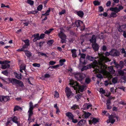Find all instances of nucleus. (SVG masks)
<instances>
[{
  "label": "nucleus",
  "mask_w": 126,
  "mask_h": 126,
  "mask_svg": "<svg viewBox=\"0 0 126 126\" xmlns=\"http://www.w3.org/2000/svg\"><path fill=\"white\" fill-rule=\"evenodd\" d=\"M70 84L71 86L75 90H79V91L78 92L79 93H80V92H83L85 88V86L83 85H80L79 83L77 81H73L71 82Z\"/></svg>",
  "instance_id": "nucleus-1"
},
{
  "label": "nucleus",
  "mask_w": 126,
  "mask_h": 126,
  "mask_svg": "<svg viewBox=\"0 0 126 126\" xmlns=\"http://www.w3.org/2000/svg\"><path fill=\"white\" fill-rule=\"evenodd\" d=\"M72 75L77 81L80 82H81L85 77V74L78 72H73Z\"/></svg>",
  "instance_id": "nucleus-2"
},
{
  "label": "nucleus",
  "mask_w": 126,
  "mask_h": 126,
  "mask_svg": "<svg viewBox=\"0 0 126 126\" xmlns=\"http://www.w3.org/2000/svg\"><path fill=\"white\" fill-rule=\"evenodd\" d=\"M95 68V69L97 70L98 71H102L107 69V65L105 64H102L100 63L98 64L97 63V65Z\"/></svg>",
  "instance_id": "nucleus-3"
},
{
  "label": "nucleus",
  "mask_w": 126,
  "mask_h": 126,
  "mask_svg": "<svg viewBox=\"0 0 126 126\" xmlns=\"http://www.w3.org/2000/svg\"><path fill=\"white\" fill-rule=\"evenodd\" d=\"M97 61L96 60H95L93 62L92 64H89L86 66H84V67L85 70H87L89 68H92L95 69L96 67L97 66L96 65H97Z\"/></svg>",
  "instance_id": "nucleus-4"
},
{
  "label": "nucleus",
  "mask_w": 126,
  "mask_h": 126,
  "mask_svg": "<svg viewBox=\"0 0 126 126\" xmlns=\"http://www.w3.org/2000/svg\"><path fill=\"white\" fill-rule=\"evenodd\" d=\"M110 52H111V56L113 57H118L120 54V51L116 49H111Z\"/></svg>",
  "instance_id": "nucleus-5"
},
{
  "label": "nucleus",
  "mask_w": 126,
  "mask_h": 126,
  "mask_svg": "<svg viewBox=\"0 0 126 126\" xmlns=\"http://www.w3.org/2000/svg\"><path fill=\"white\" fill-rule=\"evenodd\" d=\"M65 92L66 95L68 98H70L71 95L72 96L73 95V94L72 93L70 89L68 87H66Z\"/></svg>",
  "instance_id": "nucleus-6"
},
{
  "label": "nucleus",
  "mask_w": 126,
  "mask_h": 126,
  "mask_svg": "<svg viewBox=\"0 0 126 126\" xmlns=\"http://www.w3.org/2000/svg\"><path fill=\"white\" fill-rule=\"evenodd\" d=\"M10 98L8 96H0V101L3 102H7L10 100Z\"/></svg>",
  "instance_id": "nucleus-7"
},
{
  "label": "nucleus",
  "mask_w": 126,
  "mask_h": 126,
  "mask_svg": "<svg viewBox=\"0 0 126 126\" xmlns=\"http://www.w3.org/2000/svg\"><path fill=\"white\" fill-rule=\"evenodd\" d=\"M32 37L33 38V41L35 42L37 40H40L39 34V33L34 34L32 35Z\"/></svg>",
  "instance_id": "nucleus-8"
},
{
  "label": "nucleus",
  "mask_w": 126,
  "mask_h": 126,
  "mask_svg": "<svg viewBox=\"0 0 126 126\" xmlns=\"http://www.w3.org/2000/svg\"><path fill=\"white\" fill-rule=\"evenodd\" d=\"M66 115L68 117V120L69 121H71L74 118V116L71 112H68L66 113Z\"/></svg>",
  "instance_id": "nucleus-9"
},
{
  "label": "nucleus",
  "mask_w": 126,
  "mask_h": 126,
  "mask_svg": "<svg viewBox=\"0 0 126 126\" xmlns=\"http://www.w3.org/2000/svg\"><path fill=\"white\" fill-rule=\"evenodd\" d=\"M92 46L93 49L95 51L98 50L99 46L98 44L96 43H93L92 45Z\"/></svg>",
  "instance_id": "nucleus-10"
},
{
  "label": "nucleus",
  "mask_w": 126,
  "mask_h": 126,
  "mask_svg": "<svg viewBox=\"0 0 126 126\" xmlns=\"http://www.w3.org/2000/svg\"><path fill=\"white\" fill-rule=\"evenodd\" d=\"M116 67L117 68H119V69H121L124 66V62L123 61H121L119 63L115 64Z\"/></svg>",
  "instance_id": "nucleus-11"
},
{
  "label": "nucleus",
  "mask_w": 126,
  "mask_h": 126,
  "mask_svg": "<svg viewBox=\"0 0 126 126\" xmlns=\"http://www.w3.org/2000/svg\"><path fill=\"white\" fill-rule=\"evenodd\" d=\"M98 120L97 119L95 118H93L92 120H89V123L90 125L92 124H95V123H97L98 122Z\"/></svg>",
  "instance_id": "nucleus-12"
},
{
  "label": "nucleus",
  "mask_w": 126,
  "mask_h": 126,
  "mask_svg": "<svg viewBox=\"0 0 126 126\" xmlns=\"http://www.w3.org/2000/svg\"><path fill=\"white\" fill-rule=\"evenodd\" d=\"M58 35L61 39L62 40L65 39L66 37L65 35L62 31H60V32L58 33Z\"/></svg>",
  "instance_id": "nucleus-13"
},
{
  "label": "nucleus",
  "mask_w": 126,
  "mask_h": 126,
  "mask_svg": "<svg viewBox=\"0 0 126 126\" xmlns=\"http://www.w3.org/2000/svg\"><path fill=\"white\" fill-rule=\"evenodd\" d=\"M28 46H27V45H24L22 46V47L21 48L18 49L17 51H24L27 50V48H28Z\"/></svg>",
  "instance_id": "nucleus-14"
},
{
  "label": "nucleus",
  "mask_w": 126,
  "mask_h": 126,
  "mask_svg": "<svg viewBox=\"0 0 126 126\" xmlns=\"http://www.w3.org/2000/svg\"><path fill=\"white\" fill-rule=\"evenodd\" d=\"M76 14L81 18H82L83 16L84 15L83 12L81 10L76 11Z\"/></svg>",
  "instance_id": "nucleus-15"
},
{
  "label": "nucleus",
  "mask_w": 126,
  "mask_h": 126,
  "mask_svg": "<svg viewBox=\"0 0 126 126\" xmlns=\"http://www.w3.org/2000/svg\"><path fill=\"white\" fill-rule=\"evenodd\" d=\"M96 37L94 35H93L91 39L89 40L90 42L91 43H96Z\"/></svg>",
  "instance_id": "nucleus-16"
},
{
  "label": "nucleus",
  "mask_w": 126,
  "mask_h": 126,
  "mask_svg": "<svg viewBox=\"0 0 126 126\" xmlns=\"http://www.w3.org/2000/svg\"><path fill=\"white\" fill-rule=\"evenodd\" d=\"M76 51V50L75 49L71 50V51L72 53V56L74 58H76L77 56Z\"/></svg>",
  "instance_id": "nucleus-17"
},
{
  "label": "nucleus",
  "mask_w": 126,
  "mask_h": 126,
  "mask_svg": "<svg viewBox=\"0 0 126 126\" xmlns=\"http://www.w3.org/2000/svg\"><path fill=\"white\" fill-rule=\"evenodd\" d=\"M14 74L16 78L19 79H21L22 78V76L21 73L18 74L16 72H14Z\"/></svg>",
  "instance_id": "nucleus-18"
},
{
  "label": "nucleus",
  "mask_w": 126,
  "mask_h": 126,
  "mask_svg": "<svg viewBox=\"0 0 126 126\" xmlns=\"http://www.w3.org/2000/svg\"><path fill=\"white\" fill-rule=\"evenodd\" d=\"M10 118L11 121H12L15 123H17L18 119V118L17 117L14 116L13 117H10Z\"/></svg>",
  "instance_id": "nucleus-19"
},
{
  "label": "nucleus",
  "mask_w": 126,
  "mask_h": 126,
  "mask_svg": "<svg viewBox=\"0 0 126 126\" xmlns=\"http://www.w3.org/2000/svg\"><path fill=\"white\" fill-rule=\"evenodd\" d=\"M126 28V26L125 25H122L119 27V31L120 32H123L125 30Z\"/></svg>",
  "instance_id": "nucleus-20"
},
{
  "label": "nucleus",
  "mask_w": 126,
  "mask_h": 126,
  "mask_svg": "<svg viewBox=\"0 0 126 126\" xmlns=\"http://www.w3.org/2000/svg\"><path fill=\"white\" fill-rule=\"evenodd\" d=\"M79 61L80 63L83 64L84 65H85L87 62V60H85V59L80 58Z\"/></svg>",
  "instance_id": "nucleus-21"
},
{
  "label": "nucleus",
  "mask_w": 126,
  "mask_h": 126,
  "mask_svg": "<svg viewBox=\"0 0 126 126\" xmlns=\"http://www.w3.org/2000/svg\"><path fill=\"white\" fill-rule=\"evenodd\" d=\"M26 56L28 57H30L32 56V54L30 52L27 50L24 51Z\"/></svg>",
  "instance_id": "nucleus-22"
},
{
  "label": "nucleus",
  "mask_w": 126,
  "mask_h": 126,
  "mask_svg": "<svg viewBox=\"0 0 126 126\" xmlns=\"http://www.w3.org/2000/svg\"><path fill=\"white\" fill-rule=\"evenodd\" d=\"M82 23L83 22L80 20H77L75 22V24L77 27H80L81 23Z\"/></svg>",
  "instance_id": "nucleus-23"
},
{
  "label": "nucleus",
  "mask_w": 126,
  "mask_h": 126,
  "mask_svg": "<svg viewBox=\"0 0 126 126\" xmlns=\"http://www.w3.org/2000/svg\"><path fill=\"white\" fill-rule=\"evenodd\" d=\"M86 59L90 60V61H93L94 60L95 58L92 56H90L87 55L86 56Z\"/></svg>",
  "instance_id": "nucleus-24"
},
{
  "label": "nucleus",
  "mask_w": 126,
  "mask_h": 126,
  "mask_svg": "<svg viewBox=\"0 0 126 126\" xmlns=\"http://www.w3.org/2000/svg\"><path fill=\"white\" fill-rule=\"evenodd\" d=\"M18 80H17L15 78H12L10 80H9V81H10V82L12 83L13 84H17Z\"/></svg>",
  "instance_id": "nucleus-25"
},
{
  "label": "nucleus",
  "mask_w": 126,
  "mask_h": 126,
  "mask_svg": "<svg viewBox=\"0 0 126 126\" xmlns=\"http://www.w3.org/2000/svg\"><path fill=\"white\" fill-rule=\"evenodd\" d=\"M17 84H18L19 87H21L22 88H24V87L23 82L20 80H18Z\"/></svg>",
  "instance_id": "nucleus-26"
},
{
  "label": "nucleus",
  "mask_w": 126,
  "mask_h": 126,
  "mask_svg": "<svg viewBox=\"0 0 126 126\" xmlns=\"http://www.w3.org/2000/svg\"><path fill=\"white\" fill-rule=\"evenodd\" d=\"M10 67L9 64H6L5 65H2L1 68L3 69H5L6 68H8Z\"/></svg>",
  "instance_id": "nucleus-27"
},
{
  "label": "nucleus",
  "mask_w": 126,
  "mask_h": 126,
  "mask_svg": "<svg viewBox=\"0 0 126 126\" xmlns=\"http://www.w3.org/2000/svg\"><path fill=\"white\" fill-rule=\"evenodd\" d=\"M66 62V60L65 59H62L60 60L59 62L60 64H59L60 66H62L64 64V63Z\"/></svg>",
  "instance_id": "nucleus-28"
},
{
  "label": "nucleus",
  "mask_w": 126,
  "mask_h": 126,
  "mask_svg": "<svg viewBox=\"0 0 126 126\" xmlns=\"http://www.w3.org/2000/svg\"><path fill=\"white\" fill-rule=\"evenodd\" d=\"M20 109L21 110H22V109L21 107L19 106H18L16 105L15 106L14 109V111L15 112L17 110H19Z\"/></svg>",
  "instance_id": "nucleus-29"
},
{
  "label": "nucleus",
  "mask_w": 126,
  "mask_h": 126,
  "mask_svg": "<svg viewBox=\"0 0 126 126\" xmlns=\"http://www.w3.org/2000/svg\"><path fill=\"white\" fill-rule=\"evenodd\" d=\"M86 121L83 120H81L78 123L77 125L79 126L81 125L83 123L85 124Z\"/></svg>",
  "instance_id": "nucleus-30"
},
{
  "label": "nucleus",
  "mask_w": 126,
  "mask_h": 126,
  "mask_svg": "<svg viewBox=\"0 0 126 126\" xmlns=\"http://www.w3.org/2000/svg\"><path fill=\"white\" fill-rule=\"evenodd\" d=\"M33 110H29L28 111L29 113L28 116L29 117H31L33 114V112L32 111Z\"/></svg>",
  "instance_id": "nucleus-31"
},
{
  "label": "nucleus",
  "mask_w": 126,
  "mask_h": 126,
  "mask_svg": "<svg viewBox=\"0 0 126 126\" xmlns=\"http://www.w3.org/2000/svg\"><path fill=\"white\" fill-rule=\"evenodd\" d=\"M29 110H33V103L32 101L30 102L29 103Z\"/></svg>",
  "instance_id": "nucleus-32"
},
{
  "label": "nucleus",
  "mask_w": 126,
  "mask_h": 126,
  "mask_svg": "<svg viewBox=\"0 0 126 126\" xmlns=\"http://www.w3.org/2000/svg\"><path fill=\"white\" fill-rule=\"evenodd\" d=\"M109 71L110 73L112 74H114L115 72V71L114 70L112 67H111L109 69Z\"/></svg>",
  "instance_id": "nucleus-33"
},
{
  "label": "nucleus",
  "mask_w": 126,
  "mask_h": 126,
  "mask_svg": "<svg viewBox=\"0 0 126 126\" xmlns=\"http://www.w3.org/2000/svg\"><path fill=\"white\" fill-rule=\"evenodd\" d=\"M103 61L105 63L109 62L110 61V60L107 57H105L103 59Z\"/></svg>",
  "instance_id": "nucleus-34"
},
{
  "label": "nucleus",
  "mask_w": 126,
  "mask_h": 126,
  "mask_svg": "<svg viewBox=\"0 0 126 126\" xmlns=\"http://www.w3.org/2000/svg\"><path fill=\"white\" fill-rule=\"evenodd\" d=\"M1 73L6 76H8L9 75V73L7 70L2 71Z\"/></svg>",
  "instance_id": "nucleus-35"
},
{
  "label": "nucleus",
  "mask_w": 126,
  "mask_h": 126,
  "mask_svg": "<svg viewBox=\"0 0 126 126\" xmlns=\"http://www.w3.org/2000/svg\"><path fill=\"white\" fill-rule=\"evenodd\" d=\"M110 10L112 11H114L116 13H117V7H115L114 8H110Z\"/></svg>",
  "instance_id": "nucleus-36"
},
{
  "label": "nucleus",
  "mask_w": 126,
  "mask_h": 126,
  "mask_svg": "<svg viewBox=\"0 0 126 126\" xmlns=\"http://www.w3.org/2000/svg\"><path fill=\"white\" fill-rule=\"evenodd\" d=\"M93 3L95 6H98L100 5V2L98 1L95 0L93 2Z\"/></svg>",
  "instance_id": "nucleus-37"
},
{
  "label": "nucleus",
  "mask_w": 126,
  "mask_h": 126,
  "mask_svg": "<svg viewBox=\"0 0 126 126\" xmlns=\"http://www.w3.org/2000/svg\"><path fill=\"white\" fill-rule=\"evenodd\" d=\"M53 30V29H50L48 30H46L45 32V33L46 34H48L50 33Z\"/></svg>",
  "instance_id": "nucleus-38"
},
{
  "label": "nucleus",
  "mask_w": 126,
  "mask_h": 126,
  "mask_svg": "<svg viewBox=\"0 0 126 126\" xmlns=\"http://www.w3.org/2000/svg\"><path fill=\"white\" fill-rule=\"evenodd\" d=\"M118 73L120 76H123L124 74V72L122 70H119Z\"/></svg>",
  "instance_id": "nucleus-39"
},
{
  "label": "nucleus",
  "mask_w": 126,
  "mask_h": 126,
  "mask_svg": "<svg viewBox=\"0 0 126 126\" xmlns=\"http://www.w3.org/2000/svg\"><path fill=\"white\" fill-rule=\"evenodd\" d=\"M60 66V65L59 64H57L56 65L52 66H50L48 68V69L49 68H55Z\"/></svg>",
  "instance_id": "nucleus-40"
},
{
  "label": "nucleus",
  "mask_w": 126,
  "mask_h": 126,
  "mask_svg": "<svg viewBox=\"0 0 126 126\" xmlns=\"http://www.w3.org/2000/svg\"><path fill=\"white\" fill-rule=\"evenodd\" d=\"M91 113L89 112H85V118H88L91 115Z\"/></svg>",
  "instance_id": "nucleus-41"
},
{
  "label": "nucleus",
  "mask_w": 126,
  "mask_h": 126,
  "mask_svg": "<svg viewBox=\"0 0 126 126\" xmlns=\"http://www.w3.org/2000/svg\"><path fill=\"white\" fill-rule=\"evenodd\" d=\"M27 2L31 5H33L34 3L33 1L32 0H27Z\"/></svg>",
  "instance_id": "nucleus-42"
},
{
  "label": "nucleus",
  "mask_w": 126,
  "mask_h": 126,
  "mask_svg": "<svg viewBox=\"0 0 126 126\" xmlns=\"http://www.w3.org/2000/svg\"><path fill=\"white\" fill-rule=\"evenodd\" d=\"M88 103H86L83 105V106H87V107H86V109L87 110H88V109H89L90 107H91L92 106V105L91 104H89V105H88Z\"/></svg>",
  "instance_id": "nucleus-43"
},
{
  "label": "nucleus",
  "mask_w": 126,
  "mask_h": 126,
  "mask_svg": "<svg viewBox=\"0 0 126 126\" xmlns=\"http://www.w3.org/2000/svg\"><path fill=\"white\" fill-rule=\"evenodd\" d=\"M78 106L76 104H74L71 107V109L73 110H76Z\"/></svg>",
  "instance_id": "nucleus-44"
},
{
  "label": "nucleus",
  "mask_w": 126,
  "mask_h": 126,
  "mask_svg": "<svg viewBox=\"0 0 126 126\" xmlns=\"http://www.w3.org/2000/svg\"><path fill=\"white\" fill-rule=\"evenodd\" d=\"M91 81V79L89 78H87L85 79V82L87 84H88Z\"/></svg>",
  "instance_id": "nucleus-45"
},
{
  "label": "nucleus",
  "mask_w": 126,
  "mask_h": 126,
  "mask_svg": "<svg viewBox=\"0 0 126 126\" xmlns=\"http://www.w3.org/2000/svg\"><path fill=\"white\" fill-rule=\"evenodd\" d=\"M123 9V7L122 6H120L118 8L117 7V13L119 12L120 10H122Z\"/></svg>",
  "instance_id": "nucleus-46"
},
{
  "label": "nucleus",
  "mask_w": 126,
  "mask_h": 126,
  "mask_svg": "<svg viewBox=\"0 0 126 126\" xmlns=\"http://www.w3.org/2000/svg\"><path fill=\"white\" fill-rule=\"evenodd\" d=\"M43 6L42 5H40L38 6L37 8V10L38 11H41L42 9Z\"/></svg>",
  "instance_id": "nucleus-47"
},
{
  "label": "nucleus",
  "mask_w": 126,
  "mask_h": 126,
  "mask_svg": "<svg viewBox=\"0 0 126 126\" xmlns=\"http://www.w3.org/2000/svg\"><path fill=\"white\" fill-rule=\"evenodd\" d=\"M29 41L28 39L25 40L24 41V42L25 43V45H27V46H29Z\"/></svg>",
  "instance_id": "nucleus-48"
},
{
  "label": "nucleus",
  "mask_w": 126,
  "mask_h": 126,
  "mask_svg": "<svg viewBox=\"0 0 126 126\" xmlns=\"http://www.w3.org/2000/svg\"><path fill=\"white\" fill-rule=\"evenodd\" d=\"M33 66L35 67H39L40 66V63H34L32 64Z\"/></svg>",
  "instance_id": "nucleus-49"
},
{
  "label": "nucleus",
  "mask_w": 126,
  "mask_h": 126,
  "mask_svg": "<svg viewBox=\"0 0 126 126\" xmlns=\"http://www.w3.org/2000/svg\"><path fill=\"white\" fill-rule=\"evenodd\" d=\"M116 13H116L115 12L114 13L112 12L111 13V15L110 16L111 17H116L117 16V15L116 14Z\"/></svg>",
  "instance_id": "nucleus-50"
},
{
  "label": "nucleus",
  "mask_w": 126,
  "mask_h": 126,
  "mask_svg": "<svg viewBox=\"0 0 126 126\" xmlns=\"http://www.w3.org/2000/svg\"><path fill=\"white\" fill-rule=\"evenodd\" d=\"M112 82L114 83H116L117 82V78L116 77L113 78L112 79Z\"/></svg>",
  "instance_id": "nucleus-51"
},
{
  "label": "nucleus",
  "mask_w": 126,
  "mask_h": 126,
  "mask_svg": "<svg viewBox=\"0 0 126 126\" xmlns=\"http://www.w3.org/2000/svg\"><path fill=\"white\" fill-rule=\"evenodd\" d=\"M38 54H39V53H40V55H41L42 56H44L45 57H46L47 58L48 57L47 56V55L45 53H42V52H38Z\"/></svg>",
  "instance_id": "nucleus-52"
},
{
  "label": "nucleus",
  "mask_w": 126,
  "mask_h": 126,
  "mask_svg": "<svg viewBox=\"0 0 126 126\" xmlns=\"http://www.w3.org/2000/svg\"><path fill=\"white\" fill-rule=\"evenodd\" d=\"M45 36V34L44 33H41L40 35H39L40 40V39H43Z\"/></svg>",
  "instance_id": "nucleus-53"
},
{
  "label": "nucleus",
  "mask_w": 126,
  "mask_h": 126,
  "mask_svg": "<svg viewBox=\"0 0 126 126\" xmlns=\"http://www.w3.org/2000/svg\"><path fill=\"white\" fill-rule=\"evenodd\" d=\"M111 118H109V119L111 123L112 124H113L115 122V120L114 119H112V118L111 117Z\"/></svg>",
  "instance_id": "nucleus-54"
},
{
  "label": "nucleus",
  "mask_w": 126,
  "mask_h": 126,
  "mask_svg": "<svg viewBox=\"0 0 126 126\" xmlns=\"http://www.w3.org/2000/svg\"><path fill=\"white\" fill-rule=\"evenodd\" d=\"M120 51H121V52L122 54H126V51L125 50V49L124 48H122Z\"/></svg>",
  "instance_id": "nucleus-55"
},
{
  "label": "nucleus",
  "mask_w": 126,
  "mask_h": 126,
  "mask_svg": "<svg viewBox=\"0 0 126 126\" xmlns=\"http://www.w3.org/2000/svg\"><path fill=\"white\" fill-rule=\"evenodd\" d=\"M54 41L52 40H49L47 42V44L49 46L51 45L53 43Z\"/></svg>",
  "instance_id": "nucleus-56"
},
{
  "label": "nucleus",
  "mask_w": 126,
  "mask_h": 126,
  "mask_svg": "<svg viewBox=\"0 0 126 126\" xmlns=\"http://www.w3.org/2000/svg\"><path fill=\"white\" fill-rule=\"evenodd\" d=\"M99 11V12H102L104 11V9L102 6H101L98 7Z\"/></svg>",
  "instance_id": "nucleus-57"
},
{
  "label": "nucleus",
  "mask_w": 126,
  "mask_h": 126,
  "mask_svg": "<svg viewBox=\"0 0 126 126\" xmlns=\"http://www.w3.org/2000/svg\"><path fill=\"white\" fill-rule=\"evenodd\" d=\"M59 96V94L58 92L56 91H55L54 96L55 97L57 98Z\"/></svg>",
  "instance_id": "nucleus-58"
},
{
  "label": "nucleus",
  "mask_w": 126,
  "mask_h": 126,
  "mask_svg": "<svg viewBox=\"0 0 126 126\" xmlns=\"http://www.w3.org/2000/svg\"><path fill=\"white\" fill-rule=\"evenodd\" d=\"M66 12V11L65 10L63 9L61 11V12L59 13V14L60 15H62L64 14Z\"/></svg>",
  "instance_id": "nucleus-59"
},
{
  "label": "nucleus",
  "mask_w": 126,
  "mask_h": 126,
  "mask_svg": "<svg viewBox=\"0 0 126 126\" xmlns=\"http://www.w3.org/2000/svg\"><path fill=\"white\" fill-rule=\"evenodd\" d=\"M11 120L10 119V117L9 118H8V119L7 120V123H6V125L7 126H8L9 125V123L12 124L11 123Z\"/></svg>",
  "instance_id": "nucleus-60"
},
{
  "label": "nucleus",
  "mask_w": 126,
  "mask_h": 126,
  "mask_svg": "<svg viewBox=\"0 0 126 126\" xmlns=\"http://www.w3.org/2000/svg\"><path fill=\"white\" fill-rule=\"evenodd\" d=\"M100 92L102 94H104L105 93V90H103L102 88H101L100 89Z\"/></svg>",
  "instance_id": "nucleus-61"
},
{
  "label": "nucleus",
  "mask_w": 126,
  "mask_h": 126,
  "mask_svg": "<svg viewBox=\"0 0 126 126\" xmlns=\"http://www.w3.org/2000/svg\"><path fill=\"white\" fill-rule=\"evenodd\" d=\"M26 66L25 65H22L20 66V69L23 70L25 72V70L26 69Z\"/></svg>",
  "instance_id": "nucleus-62"
},
{
  "label": "nucleus",
  "mask_w": 126,
  "mask_h": 126,
  "mask_svg": "<svg viewBox=\"0 0 126 126\" xmlns=\"http://www.w3.org/2000/svg\"><path fill=\"white\" fill-rule=\"evenodd\" d=\"M102 50L104 51H105L107 50V47L105 45H103L102 47Z\"/></svg>",
  "instance_id": "nucleus-63"
},
{
  "label": "nucleus",
  "mask_w": 126,
  "mask_h": 126,
  "mask_svg": "<svg viewBox=\"0 0 126 126\" xmlns=\"http://www.w3.org/2000/svg\"><path fill=\"white\" fill-rule=\"evenodd\" d=\"M56 63V62L53 61H50L49 62V64L51 65H54Z\"/></svg>",
  "instance_id": "nucleus-64"
}]
</instances>
